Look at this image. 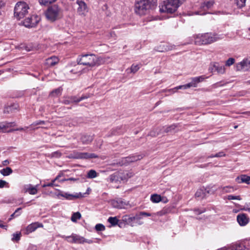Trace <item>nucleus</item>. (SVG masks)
<instances>
[{"mask_svg":"<svg viewBox=\"0 0 250 250\" xmlns=\"http://www.w3.org/2000/svg\"><path fill=\"white\" fill-rule=\"evenodd\" d=\"M156 0H136L134 4V11L140 16L145 15L156 6Z\"/></svg>","mask_w":250,"mask_h":250,"instance_id":"f257e3e1","label":"nucleus"},{"mask_svg":"<svg viewBox=\"0 0 250 250\" xmlns=\"http://www.w3.org/2000/svg\"><path fill=\"white\" fill-rule=\"evenodd\" d=\"M221 39L220 35L215 33H206L198 34L195 37L194 43L196 45L208 44Z\"/></svg>","mask_w":250,"mask_h":250,"instance_id":"f03ea898","label":"nucleus"},{"mask_svg":"<svg viewBox=\"0 0 250 250\" xmlns=\"http://www.w3.org/2000/svg\"><path fill=\"white\" fill-rule=\"evenodd\" d=\"M45 15L48 21L54 22L62 18V10L57 5L54 4L48 7Z\"/></svg>","mask_w":250,"mask_h":250,"instance_id":"7ed1b4c3","label":"nucleus"},{"mask_svg":"<svg viewBox=\"0 0 250 250\" xmlns=\"http://www.w3.org/2000/svg\"><path fill=\"white\" fill-rule=\"evenodd\" d=\"M78 64L86 65L89 67H94L99 64V58L94 54L83 55L78 59Z\"/></svg>","mask_w":250,"mask_h":250,"instance_id":"20e7f679","label":"nucleus"},{"mask_svg":"<svg viewBox=\"0 0 250 250\" xmlns=\"http://www.w3.org/2000/svg\"><path fill=\"white\" fill-rule=\"evenodd\" d=\"M185 0H167L164 2L160 8L161 12H167L173 13L176 11L177 8Z\"/></svg>","mask_w":250,"mask_h":250,"instance_id":"39448f33","label":"nucleus"},{"mask_svg":"<svg viewBox=\"0 0 250 250\" xmlns=\"http://www.w3.org/2000/svg\"><path fill=\"white\" fill-rule=\"evenodd\" d=\"M29 6L24 2L20 1L16 3L14 8V16L18 20L23 18L28 13Z\"/></svg>","mask_w":250,"mask_h":250,"instance_id":"423d86ee","label":"nucleus"},{"mask_svg":"<svg viewBox=\"0 0 250 250\" xmlns=\"http://www.w3.org/2000/svg\"><path fill=\"white\" fill-rule=\"evenodd\" d=\"M205 79V77L204 76H201L199 77H196L192 78L191 79V81L185 85H180L176 87L174 89H171L168 90L169 91H172L173 92H175V89H187L188 88H189L190 87H195L197 86V84L198 83L203 82Z\"/></svg>","mask_w":250,"mask_h":250,"instance_id":"0eeeda50","label":"nucleus"},{"mask_svg":"<svg viewBox=\"0 0 250 250\" xmlns=\"http://www.w3.org/2000/svg\"><path fill=\"white\" fill-rule=\"evenodd\" d=\"M76 4L77 5L78 14L81 16H85L89 11V8L86 2L83 0H76Z\"/></svg>","mask_w":250,"mask_h":250,"instance_id":"6e6552de","label":"nucleus"},{"mask_svg":"<svg viewBox=\"0 0 250 250\" xmlns=\"http://www.w3.org/2000/svg\"><path fill=\"white\" fill-rule=\"evenodd\" d=\"M128 178L127 173L120 171H117L110 175L108 178L109 181L111 183H118L121 181L126 180Z\"/></svg>","mask_w":250,"mask_h":250,"instance_id":"1a4fd4ad","label":"nucleus"},{"mask_svg":"<svg viewBox=\"0 0 250 250\" xmlns=\"http://www.w3.org/2000/svg\"><path fill=\"white\" fill-rule=\"evenodd\" d=\"M68 242L70 243L83 244L84 243H87L91 244L92 243V241L90 240H86L83 237L81 236L73 234L71 236L64 237Z\"/></svg>","mask_w":250,"mask_h":250,"instance_id":"9d476101","label":"nucleus"},{"mask_svg":"<svg viewBox=\"0 0 250 250\" xmlns=\"http://www.w3.org/2000/svg\"><path fill=\"white\" fill-rule=\"evenodd\" d=\"M236 68L237 71H247L250 69V57L244 58L241 62L236 63Z\"/></svg>","mask_w":250,"mask_h":250,"instance_id":"9b49d317","label":"nucleus"},{"mask_svg":"<svg viewBox=\"0 0 250 250\" xmlns=\"http://www.w3.org/2000/svg\"><path fill=\"white\" fill-rule=\"evenodd\" d=\"M73 157L75 159H89L98 158V156L95 153H89L87 152H74Z\"/></svg>","mask_w":250,"mask_h":250,"instance_id":"f8f14e48","label":"nucleus"},{"mask_svg":"<svg viewBox=\"0 0 250 250\" xmlns=\"http://www.w3.org/2000/svg\"><path fill=\"white\" fill-rule=\"evenodd\" d=\"M209 70L212 72H217L218 73L223 74L225 72L224 66L220 64L218 62H214L210 64Z\"/></svg>","mask_w":250,"mask_h":250,"instance_id":"ddd939ff","label":"nucleus"},{"mask_svg":"<svg viewBox=\"0 0 250 250\" xmlns=\"http://www.w3.org/2000/svg\"><path fill=\"white\" fill-rule=\"evenodd\" d=\"M174 46L170 45L168 43L161 42L158 46L156 47V50L159 52H164L171 50L174 48Z\"/></svg>","mask_w":250,"mask_h":250,"instance_id":"4468645a","label":"nucleus"},{"mask_svg":"<svg viewBox=\"0 0 250 250\" xmlns=\"http://www.w3.org/2000/svg\"><path fill=\"white\" fill-rule=\"evenodd\" d=\"M19 106L18 104L13 103L10 105H5L3 110L4 113H12L18 111Z\"/></svg>","mask_w":250,"mask_h":250,"instance_id":"2eb2a0df","label":"nucleus"},{"mask_svg":"<svg viewBox=\"0 0 250 250\" xmlns=\"http://www.w3.org/2000/svg\"><path fill=\"white\" fill-rule=\"evenodd\" d=\"M237 220L238 224L241 226L246 225L249 221V218L245 213H241L237 215Z\"/></svg>","mask_w":250,"mask_h":250,"instance_id":"dca6fc26","label":"nucleus"},{"mask_svg":"<svg viewBox=\"0 0 250 250\" xmlns=\"http://www.w3.org/2000/svg\"><path fill=\"white\" fill-rule=\"evenodd\" d=\"M58 196L64 197L65 199L68 200H73L74 199L79 198L83 197L81 193H76V194H72L66 192H61L58 194Z\"/></svg>","mask_w":250,"mask_h":250,"instance_id":"f3484780","label":"nucleus"},{"mask_svg":"<svg viewBox=\"0 0 250 250\" xmlns=\"http://www.w3.org/2000/svg\"><path fill=\"white\" fill-rule=\"evenodd\" d=\"M93 140L92 136L87 134H83L81 137V141L83 144L87 145L90 144Z\"/></svg>","mask_w":250,"mask_h":250,"instance_id":"a211bd4d","label":"nucleus"},{"mask_svg":"<svg viewBox=\"0 0 250 250\" xmlns=\"http://www.w3.org/2000/svg\"><path fill=\"white\" fill-rule=\"evenodd\" d=\"M236 181L238 183H246L249 184L250 181V176H249L246 175H241L239 176H238L236 179Z\"/></svg>","mask_w":250,"mask_h":250,"instance_id":"6ab92c4d","label":"nucleus"},{"mask_svg":"<svg viewBox=\"0 0 250 250\" xmlns=\"http://www.w3.org/2000/svg\"><path fill=\"white\" fill-rule=\"evenodd\" d=\"M59 61V60L57 57L53 56L46 60V63L49 66H53L58 63Z\"/></svg>","mask_w":250,"mask_h":250,"instance_id":"aec40b11","label":"nucleus"},{"mask_svg":"<svg viewBox=\"0 0 250 250\" xmlns=\"http://www.w3.org/2000/svg\"><path fill=\"white\" fill-rule=\"evenodd\" d=\"M90 97V94H88L87 95H83L81 96L80 98H77L76 96H70L69 97V99H70V100L71 101V103H78L83 100L89 98Z\"/></svg>","mask_w":250,"mask_h":250,"instance_id":"412c9836","label":"nucleus"},{"mask_svg":"<svg viewBox=\"0 0 250 250\" xmlns=\"http://www.w3.org/2000/svg\"><path fill=\"white\" fill-rule=\"evenodd\" d=\"M112 205L114 208H125L126 204L124 201L121 200H118L117 201H113Z\"/></svg>","mask_w":250,"mask_h":250,"instance_id":"4be33fe9","label":"nucleus"},{"mask_svg":"<svg viewBox=\"0 0 250 250\" xmlns=\"http://www.w3.org/2000/svg\"><path fill=\"white\" fill-rule=\"evenodd\" d=\"M127 157L128 158V162L129 163L136 162L143 158V156L142 155H131Z\"/></svg>","mask_w":250,"mask_h":250,"instance_id":"5701e85b","label":"nucleus"},{"mask_svg":"<svg viewBox=\"0 0 250 250\" xmlns=\"http://www.w3.org/2000/svg\"><path fill=\"white\" fill-rule=\"evenodd\" d=\"M20 24L26 27L30 28L31 25V17L30 16L26 18L24 21H22Z\"/></svg>","mask_w":250,"mask_h":250,"instance_id":"b1692460","label":"nucleus"},{"mask_svg":"<svg viewBox=\"0 0 250 250\" xmlns=\"http://www.w3.org/2000/svg\"><path fill=\"white\" fill-rule=\"evenodd\" d=\"M13 172L12 169L9 167H6L0 170V173L3 176H8Z\"/></svg>","mask_w":250,"mask_h":250,"instance_id":"393cba45","label":"nucleus"},{"mask_svg":"<svg viewBox=\"0 0 250 250\" xmlns=\"http://www.w3.org/2000/svg\"><path fill=\"white\" fill-rule=\"evenodd\" d=\"M123 220L128 224H130L131 226L133 225V216H129L128 215H125L123 217Z\"/></svg>","mask_w":250,"mask_h":250,"instance_id":"a878e982","label":"nucleus"},{"mask_svg":"<svg viewBox=\"0 0 250 250\" xmlns=\"http://www.w3.org/2000/svg\"><path fill=\"white\" fill-rule=\"evenodd\" d=\"M62 89L61 87H59L53 90L50 93V96L52 97H57L61 95Z\"/></svg>","mask_w":250,"mask_h":250,"instance_id":"bb28decb","label":"nucleus"},{"mask_svg":"<svg viewBox=\"0 0 250 250\" xmlns=\"http://www.w3.org/2000/svg\"><path fill=\"white\" fill-rule=\"evenodd\" d=\"M150 199L153 203H159L162 200L161 196L157 194L152 195Z\"/></svg>","mask_w":250,"mask_h":250,"instance_id":"cd10ccee","label":"nucleus"},{"mask_svg":"<svg viewBox=\"0 0 250 250\" xmlns=\"http://www.w3.org/2000/svg\"><path fill=\"white\" fill-rule=\"evenodd\" d=\"M220 188L221 189V191L223 193L232 192L234 190V188L231 186L221 187Z\"/></svg>","mask_w":250,"mask_h":250,"instance_id":"c85d7f7f","label":"nucleus"},{"mask_svg":"<svg viewBox=\"0 0 250 250\" xmlns=\"http://www.w3.org/2000/svg\"><path fill=\"white\" fill-rule=\"evenodd\" d=\"M21 237V233L20 232H16L12 234L11 240L13 242L19 241Z\"/></svg>","mask_w":250,"mask_h":250,"instance_id":"c756f323","label":"nucleus"},{"mask_svg":"<svg viewBox=\"0 0 250 250\" xmlns=\"http://www.w3.org/2000/svg\"><path fill=\"white\" fill-rule=\"evenodd\" d=\"M81 217V214L80 212H77L74 213L71 218V220L73 222H76L77 220L80 219Z\"/></svg>","mask_w":250,"mask_h":250,"instance_id":"7c9ffc66","label":"nucleus"},{"mask_svg":"<svg viewBox=\"0 0 250 250\" xmlns=\"http://www.w3.org/2000/svg\"><path fill=\"white\" fill-rule=\"evenodd\" d=\"M235 4L239 8L245 6L246 0H233Z\"/></svg>","mask_w":250,"mask_h":250,"instance_id":"2f4dec72","label":"nucleus"},{"mask_svg":"<svg viewBox=\"0 0 250 250\" xmlns=\"http://www.w3.org/2000/svg\"><path fill=\"white\" fill-rule=\"evenodd\" d=\"M97 176V173L94 170H90L87 173V178L92 179Z\"/></svg>","mask_w":250,"mask_h":250,"instance_id":"473e14b6","label":"nucleus"},{"mask_svg":"<svg viewBox=\"0 0 250 250\" xmlns=\"http://www.w3.org/2000/svg\"><path fill=\"white\" fill-rule=\"evenodd\" d=\"M23 234H29L31 232V224L28 225L25 228L21 230Z\"/></svg>","mask_w":250,"mask_h":250,"instance_id":"72a5a7b5","label":"nucleus"},{"mask_svg":"<svg viewBox=\"0 0 250 250\" xmlns=\"http://www.w3.org/2000/svg\"><path fill=\"white\" fill-rule=\"evenodd\" d=\"M108 221L112 226H115L118 223V220L117 219V218L116 217H109V218L108 219Z\"/></svg>","mask_w":250,"mask_h":250,"instance_id":"f704fd0d","label":"nucleus"},{"mask_svg":"<svg viewBox=\"0 0 250 250\" xmlns=\"http://www.w3.org/2000/svg\"><path fill=\"white\" fill-rule=\"evenodd\" d=\"M22 191L25 193L28 192L30 194H31V185L30 184L24 185Z\"/></svg>","mask_w":250,"mask_h":250,"instance_id":"c9c22d12","label":"nucleus"},{"mask_svg":"<svg viewBox=\"0 0 250 250\" xmlns=\"http://www.w3.org/2000/svg\"><path fill=\"white\" fill-rule=\"evenodd\" d=\"M118 164L120 166H123V165H127L129 164V162H128V158L127 157H124L122 158L120 161L119 162Z\"/></svg>","mask_w":250,"mask_h":250,"instance_id":"e433bc0d","label":"nucleus"},{"mask_svg":"<svg viewBox=\"0 0 250 250\" xmlns=\"http://www.w3.org/2000/svg\"><path fill=\"white\" fill-rule=\"evenodd\" d=\"M56 0H39V3L42 5H46L54 2Z\"/></svg>","mask_w":250,"mask_h":250,"instance_id":"4c0bfd02","label":"nucleus"},{"mask_svg":"<svg viewBox=\"0 0 250 250\" xmlns=\"http://www.w3.org/2000/svg\"><path fill=\"white\" fill-rule=\"evenodd\" d=\"M235 62V59L233 58H229L228 59L225 63L226 66H230Z\"/></svg>","mask_w":250,"mask_h":250,"instance_id":"58836bf2","label":"nucleus"},{"mask_svg":"<svg viewBox=\"0 0 250 250\" xmlns=\"http://www.w3.org/2000/svg\"><path fill=\"white\" fill-rule=\"evenodd\" d=\"M195 197L203 198L204 197V193L201 189H198L195 193Z\"/></svg>","mask_w":250,"mask_h":250,"instance_id":"ea45409f","label":"nucleus"},{"mask_svg":"<svg viewBox=\"0 0 250 250\" xmlns=\"http://www.w3.org/2000/svg\"><path fill=\"white\" fill-rule=\"evenodd\" d=\"M21 209V208H17L15 211L11 215L10 218L8 219V221H10L15 216H18L20 214L19 211Z\"/></svg>","mask_w":250,"mask_h":250,"instance_id":"a19ab883","label":"nucleus"},{"mask_svg":"<svg viewBox=\"0 0 250 250\" xmlns=\"http://www.w3.org/2000/svg\"><path fill=\"white\" fill-rule=\"evenodd\" d=\"M95 228L97 231H103L105 229V227L102 224H97Z\"/></svg>","mask_w":250,"mask_h":250,"instance_id":"79ce46f5","label":"nucleus"},{"mask_svg":"<svg viewBox=\"0 0 250 250\" xmlns=\"http://www.w3.org/2000/svg\"><path fill=\"white\" fill-rule=\"evenodd\" d=\"M241 210H243L250 213V202L246 203Z\"/></svg>","mask_w":250,"mask_h":250,"instance_id":"37998d69","label":"nucleus"},{"mask_svg":"<svg viewBox=\"0 0 250 250\" xmlns=\"http://www.w3.org/2000/svg\"><path fill=\"white\" fill-rule=\"evenodd\" d=\"M231 250H247L245 246L243 245H238L235 246V247L231 249Z\"/></svg>","mask_w":250,"mask_h":250,"instance_id":"c03bdc74","label":"nucleus"},{"mask_svg":"<svg viewBox=\"0 0 250 250\" xmlns=\"http://www.w3.org/2000/svg\"><path fill=\"white\" fill-rule=\"evenodd\" d=\"M139 66L138 65L132 64L130 67L131 72L135 73L139 69Z\"/></svg>","mask_w":250,"mask_h":250,"instance_id":"a18cd8bd","label":"nucleus"},{"mask_svg":"<svg viewBox=\"0 0 250 250\" xmlns=\"http://www.w3.org/2000/svg\"><path fill=\"white\" fill-rule=\"evenodd\" d=\"M225 156V154L224 152L221 151L218 152V153L216 154L215 155H210L208 156V158H213V157H221Z\"/></svg>","mask_w":250,"mask_h":250,"instance_id":"49530a36","label":"nucleus"},{"mask_svg":"<svg viewBox=\"0 0 250 250\" xmlns=\"http://www.w3.org/2000/svg\"><path fill=\"white\" fill-rule=\"evenodd\" d=\"M213 4V2L212 1H207L204 3L203 7L204 8L206 7L207 9L210 8Z\"/></svg>","mask_w":250,"mask_h":250,"instance_id":"de8ad7c7","label":"nucleus"},{"mask_svg":"<svg viewBox=\"0 0 250 250\" xmlns=\"http://www.w3.org/2000/svg\"><path fill=\"white\" fill-rule=\"evenodd\" d=\"M59 176H58L56 177L55 179H54L53 180H52L51 181V182L49 183H48L47 184H44L43 186H42V187H53V186H54V183L55 182V181L56 180H57V179H58L59 178Z\"/></svg>","mask_w":250,"mask_h":250,"instance_id":"09e8293b","label":"nucleus"},{"mask_svg":"<svg viewBox=\"0 0 250 250\" xmlns=\"http://www.w3.org/2000/svg\"><path fill=\"white\" fill-rule=\"evenodd\" d=\"M228 199L229 200H241V198L240 196H234V195H230L228 196Z\"/></svg>","mask_w":250,"mask_h":250,"instance_id":"8fccbe9b","label":"nucleus"},{"mask_svg":"<svg viewBox=\"0 0 250 250\" xmlns=\"http://www.w3.org/2000/svg\"><path fill=\"white\" fill-rule=\"evenodd\" d=\"M39 227H42V225L38 223H32V231H35Z\"/></svg>","mask_w":250,"mask_h":250,"instance_id":"3c124183","label":"nucleus"},{"mask_svg":"<svg viewBox=\"0 0 250 250\" xmlns=\"http://www.w3.org/2000/svg\"><path fill=\"white\" fill-rule=\"evenodd\" d=\"M142 218V217H141V215L140 213L139 214H137L135 216H133V219L134 220V221H136L137 223H138Z\"/></svg>","mask_w":250,"mask_h":250,"instance_id":"603ef678","label":"nucleus"},{"mask_svg":"<svg viewBox=\"0 0 250 250\" xmlns=\"http://www.w3.org/2000/svg\"><path fill=\"white\" fill-rule=\"evenodd\" d=\"M8 185V183L3 180H0V188H3L4 187Z\"/></svg>","mask_w":250,"mask_h":250,"instance_id":"864d4df0","label":"nucleus"},{"mask_svg":"<svg viewBox=\"0 0 250 250\" xmlns=\"http://www.w3.org/2000/svg\"><path fill=\"white\" fill-rule=\"evenodd\" d=\"M51 155L53 157H59L61 155V153L59 151H55L52 153Z\"/></svg>","mask_w":250,"mask_h":250,"instance_id":"5fc2aeb1","label":"nucleus"},{"mask_svg":"<svg viewBox=\"0 0 250 250\" xmlns=\"http://www.w3.org/2000/svg\"><path fill=\"white\" fill-rule=\"evenodd\" d=\"M194 211L197 214H200L203 212H204L205 211V209H203L201 210H199L198 209H194Z\"/></svg>","mask_w":250,"mask_h":250,"instance_id":"6e6d98bb","label":"nucleus"},{"mask_svg":"<svg viewBox=\"0 0 250 250\" xmlns=\"http://www.w3.org/2000/svg\"><path fill=\"white\" fill-rule=\"evenodd\" d=\"M140 213L141 215V217L142 216H151V214L150 213L142 211V212H140Z\"/></svg>","mask_w":250,"mask_h":250,"instance_id":"4d7b16f0","label":"nucleus"},{"mask_svg":"<svg viewBox=\"0 0 250 250\" xmlns=\"http://www.w3.org/2000/svg\"><path fill=\"white\" fill-rule=\"evenodd\" d=\"M63 103L64 104H69L70 103H71V101L70 100V99H69L68 97L67 99L64 100L63 101Z\"/></svg>","mask_w":250,"mask_h":250,"instance_id":"13d9d810","label":"nucleus"},{"mask_svg":"<svg viewBox=\"0 0 250 250\" xmlns=\"http://www.w3.org/2000/svg\"><path fill=\"white\" fill-rule=\"evenodd\" d=\"M9 126H0V132H6V131L5 130V129L6 128V127H8Z\"/></svg>","mask_w":250,"mask_h":250,"instance_id":"bf43d9fd","label":"nucleus"},{"mask_svg":"<svg viewBox=\"0 0 250 250\" xmlns=\"http://www.w3.org/2000/svg\"><path fill=\"white\" fill-rule=\"evenodd\" d=\"M159 133L158 132H156V131H151L150 132V134L149 135L152 137H155L156 136H157V135H158Z\"/></svg>","mask_w":250,"mask_h":250,"instance_id":"052dcab7","label":"nucleus"},{"mask_svg":"<svg viewBox=\"0 0 250 250\" xmlns=\"http://www.w3.org/2000/svg\"><path fill=\"white\" fill-rule=\"evenodd\" d=\"M38 189L37 188L32 187V195L35 194L37 193Z\"/></svg>","mask_w":250,"mask_h":250,"instance_id":"680f3d73","label":"nucleus"},{"mask_svg":"<svg viewBox=\"0 0 250 250\" xmlns=\"http://www.w3.org/2000/svg\"><path fill=\"white\" fill-rule=\"evenodd\" d=\"M24 48L27 51H30V47H28L27 46H24V45H23L22 46H21V48Z\"/></svg>","mask_w":250,"mask_h":250,"instance_id":"e2e57ef3","label":"nucleus"},{"mask_svg":"<svg viewBox=\"0 0 250 250\" xmlns=\"http://www.w3.org/2000/svg\"><path fill=\"white\" fill-rule=\"evenodd\" d=\"M35 18L36 19V23L37 24L40 21L41 18L37 15L35 16Z\"/></svg>","mask_w":250,"mask_h":250,"instance_id":"0e129e2a","label":"nucleus"},{"mask_svg":"<svg viewBox=\"0 0 250 250\" xmlns=\"http://www.w3.org/2000/svg\"><path fill=\"white\" fill-rule=\"evenodd\" d=\"M0 228H3V229H6V228H7L6 226L4 225L2 223V221L1 220H0Z\"/></svg>","mask_w":250,"mask_h":250,"instance_id":"69168bd1","label":"nucleus"},{"mask_svg":"<svg viewBox=\"0 0 250 250\" xmlns=\"http://www.w3.org/2000/svg\"><path fill=\"white\" fill-rule=\"evenodd\" d=\"M9 162L8 160H4L2 162V165L3 166H6L8 164H9Z\"/></svg>","mask_w":250,"mask_h":250,"instance_id":"338daca9","label":"nucleus"},{"mask_svg":"<svg viewBox=\"0 0 250 250\" xmlns=\"http://www.w3.org/2000/svg\"><path fill=\"white\" fill-rule=\"evenodd\" d=\"M172 126H168L167 129H166V132H168L169 131H170L171 130V128Z\"/></svg>","mask_w":250,"mask_h":250,"instance_id":"774afa93","label":"nucleus"}]
</instances>
